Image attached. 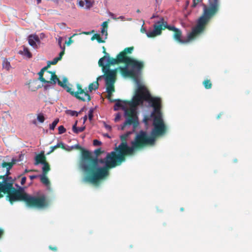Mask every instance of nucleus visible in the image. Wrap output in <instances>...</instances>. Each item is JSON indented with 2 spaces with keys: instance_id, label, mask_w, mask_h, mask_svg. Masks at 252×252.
Segmentation results:
<instances>
[{
  "instance_id": "f257e3e1",
  "label": "nucleus",
  "mask_w": 252,
  "mask_h": 252,
  "mask_svg": "<svg viewBox=\"0 0 252 252\" xmlns=\"http://www.w3.org/2000/svg\"><path fill=\"white\" fill-rule=\"evenodd\" d=\"M9 174L6 172L5 175L0 176V198L3 197L1 193H3L7 194L6 197L11 204L15 202L23 201L31 208L40 209L48 206L49 203L44 195L32 196L26 193L21 187L14 188V180L9 176Z\"/></svg>"
},
{
  "instance_id": "f03ea898",
  "label": "nucleus",
  "mask_w": 252,
  "mask_h": 252,
  "mask_svg": "<svg viewBox=\"0 0 252 252\" xmlns=\"http://www.w3.org/2000/svg\"><path fill=\"white\" fill-rule=\"evenodd\" d=\"M75 147L81 151L79 165L86 174L85 181L97 184L100 180L108 176L109 172L107 171L106 165L104 167H98V158H93L90 151L83 149L79 145H76Z\"/></svg>"
},
{
  "instance_id": "7ed1b4c3",
  "label": "nucleus",
  "mask_w": 252,
  "mask_h": 252,
  "mask_svg": "<svg viewBox=\"0 0 252 252\" xmlns=\"http://www.w3.org/2000/svg\"><path fill=\"white\" fill-rule=\"evenodd\" d=\"M150 93L149 91L144 86L139 85L135 91V94L131 100L124 101L123 103L128 104L130 108H126L123 104V102L118 100L114 106L115 111L121 108L125 111L124 116L126 121L122 126L121 129L124 130L127 125H132L134 128H136L139 125L138 118L137 115L136 107L143 103L145 100L143 98V94Z\"/></svg>"
},
{
  "instance_id": "20e7f679",
  "label": "nucleus",
  "mask_w": 252,
  "mask_h": 252,
  "mask_svg": "<svg viewBox=\"0 0 252 252\" xmlns=\"http://www.w3.org/2000/svg\"><path fill=\"white\" fill-rule=\"evenodd\" d=\"M130 134L127 132L120 136L121 144L115 148V151L108 153L105 158L101 159V163H105L107 171L109 169L120 165L122 162L125 161L126 157L130 156L131 145L129 146L126 139Z\"/></svg>"
},
{
  "instance_id": "39448f33",
  "label": "nucleus",
  "mask_w": 252,
  "mask_h": 252,
  "mask_svg": "<svg viewBox=\"0 0 252 252\" xmlns=\"http://www.w3.org/2000/svg\"><path fill=\"white\" fill-rule=\"evenodd\" d=\"M143 94V98L151 104L154 109L151 115L153 118L154 126L151 134L156 139L157 137L164 135L167 131V126L164 124L161 111V100L159 97H152L150 93L147 92Z\"/></svg>"
},
{
  "instance_id": "423d86ee",
  "label": "nucleus",
  "mask_w": 252,
  "mask_h": 252,
  "mask_svg": "<svg viewBox=\"0 0 252 252\" xmlns=\"http://www.w3.org/2000/svg\"><path fill=\"white\" fill-rule=\"evenodd\" d=\"M213 17L210 15L206 11H203L201 16L198 19L196 26L189 33L187 39H182V32L181 30L177 28L173 32L174 39L181 44H187L190 40L194 39L198 35L201 33L205 29L207 25L210 22Z\"/></svg>"
},
{
  "instance_id": "0eeeda50",
  "label": "nucleus",
  "mask_w": 252,
  "mask_h": 252,
  "mask_svg": "<svg viewBox=\"0 0 252 252\" xmlns=\"http://www.w3.org/2000/svg\"><path fill=\"white\" fill-rule=\"evenodd\" d=\"M44 71L42 70L40 71L38 73L39 75V79L42 83H48L52 85H55L57 83H58V85L61 87H63L64 89L67 92L69 93L71 95L79 99L81 101H85V99L83 98V97H81L79 94H84L85 95L88 96V100H90V97L89 95L87 93L84 92V90L82 89V86L80 84H77V91L76 92H74L72 90V89L70 88L69 86H67L66 83L67 82V79L66 78H64L63 79V81H61L57 76L56 75L55 72L47 71L46 72V74H47L49 76H50V80H47L45 79V78L43 77Z\"/></svg>"
},
{
  "instance_id": "6e6552de",
  "label": "nucleus",
  "mask_w": 252,
  "mask_h": 252,
  "mask_svg": "<svg viewBox=\"0 0 252 252\" xmlns=\"http://www.w3.org/2000/svg\"><path fill=\"white\" fill-rule=\"evenodd\" d=\"M126 54L125 58V66L119 67L121 74L123 77H130L135 81L138 80L144 67L143 61L137 60L129 57Z\"/></svg>"
},
{
  "instance_id": "1a4fd4ad",
  "label": "nucleus",
  "mask_w": 252,
  "mask_h": 252,
  "mask_svg": "<svg viewBox=\"0 0 252 252\" xmlns=\"http://www.w3.org/2000/svg\"><path fill=\"white\" fill-rule=\"evenodd\" d=\"M156 140L151 134L149 135L147 131L140 130L136 133L134 139L131 141L130 156H133L138 152L149 145H154Z\"/></svg>"
},
{
  "instance_id": "9d476101",
  "label": "nucleus",
  "mask_w": 252,
  "mask_h": 252,
  "mask_svg": "<svg viewBox=\"0 0 252 252\" xmlns=\"http://www.w3.org/2000/svg\"><path fill=\"white\" fill-rule=\"evenodd\" d=\"M133 50L134 47L133 46L126 48L117 56L116 59L111 58L108 56L107 57V62L106 65L104 64L103 62L104 59L106 58V56H104L99 60L98 62V65L99 66L102 67V70L104 71V69L110 68L111 65L124 63L126 54H131Z\"/></svg>"
},
{
  "instance_id": "9b49d317",
  "label": "nucleus",
  "mask_w": 252,
  "mask_h": 252,
  "mask_svg": "<svg viewBox=\"0 0 252 252\" xmlns=\"http://www.w3.org/2000/svg\"><path fill=\"white\" fill-rule=\"evenodd\" d=\"M165 29L174 32L177 28L174 26L168 25L167 22L164 21V19L161 18L154 25V30L149 32L147 33V36L150 38L154 37L157 35H160L161 33L162 30H165Z\"/></svg>"
},
{
  "instance_id": "f8f14e48",
  "label": "nucleus",
  "mask_w": 252,
  "mask_h": 252,
  "mask_svg": "<svg viewBox=\"0 0 252 252\" xmlns=\"http://www.w3.org/2000/svg\"><path fill=\"white\" fill-rule=\"evenodd\" d=\"M219 9L220 3L219 0H213V1L209 2L208 5H203V11H206L208 14L214 17L218 13Z\"/></svg>"
},
{
  "instance_id": "ddd939ff",
  "label": "nucleus",
  "mask_w": 252,
  "mask_h": 252,
  "mask_svg": "<svg viewBox=\"0 0 252 252\" xmlns=\"http://www.w3.org/2000/svg\"><path fill=\"white\" fill-rule=\"evenodd\" d=\"M118 69H119V67L114 69L106 68L102 71L104 73V77L106 82H115Z\"/></svg>"
},
{
  "instance_id": "4468645a",
  "label": "nucleus",
  "mask_w": 252,
  "mask_h": 252,
  "mask_svg": "<svg viewBox=\"0 0 252 252\" xmlns=\"http://www.w3.org/2000/svg\"><path fill=\"white\" fill-rule=\"evenodd\" d=\"M101 77V76H99L97 78V80L91 83L88 86V90H87V88L85 89H82L84 90V91L85 93H87L88 95H89L90 97V100H88V96L85 95L84 94H80L79 95L81 97H83L85 100L84 101H90L91 100V97L90 95L89 94L88 92H92L93 90H96L98 88L99 83L98 82V80Z\"/></svg>"
},
{
  "instance_id": "2eb2a0df",
  "label": "nucleus",
  "mask_w": 252,
  "mask_h": 252,
  "mask_svg": "<svg viewBox=\"0 0 252 252\" xmlns=\"http://www.w3.org/2000/svg\"><path fill=\"white\" fill-rule=\"evenodd\" d=\"M28 42L29 44L34 48L37 47V44H39L40 40L38 35L36 34H31L28 36Z\"/></svg>"
},
{
  "instance_id": "dca6fc26",
  "label": "nucleus",
  "mask_w": 252,
  "mask_h": 252,
  "mask_svg": "<svg viewBox=\"0 0 252 252\" xmlns=\"http://www.w3.org/2000/svg\"><path fill=\"white\" fill-rule=\"evenodd\" d=\"M46 158L44 155V153H41L35 156L34 164L37 165L39 164H42L45 163L46 162Z\"/></svg>"
},
{
  "instance_id": "f3484780",
  "label": "nucleus",
  "mask_w": 252,
  "mask_h": 252,
  "mask_svg": "<svg viewBox=\"0 0 252 252\" xmlns=\"http://www.w3.org/2000/svg\"><path fill=\"white\" fill-rule=\"evenodd\" d=\"M16 159L13 158L11 162H3L1 164V166L3 168H6L7 173H9L10 169L12 167L13 165L16 163Z\"/></svg>"
},
{
  "instance_id": "a211bd4d",
  "label": "nucleus",
  "mask_w": 252,
  "mask_h": 252,
  "mask_svg": "<svg viewBox=\"0 0 252 252\" xmlns=\"http://www.w3.org/2000/svg\"><path fill=\"white\" fill-rule=\"evenodd\" d=\"M114 83L115 82H106L107 93L113 94L115 92Z\"/></svg>"
},
{
  "instance_id": "6ab92c4d",
  "label": "nucleus",
  "mask_w": 252,
  "mask_h": 252,
  "mask_svg": "<svg viewBox=\"0 0 252 252\" xmlns=\"http://www.w3.org/2000/svg\"><path fill=\"white\" fill-rule=\"evenodd\" d=\"M19 54L26 56L29 58H31L32 56L28 48L24 46H23V51H20Z\"/></svg>"
},
{
  "instance_id": "aec40b11",
  "label": "nucleus",
  "mask_w": 252,
  "mask_h": 252,
  "mask_svg": "<svg viewBox=\"0 0 252 252\" xmlns=\"http://www.w3.org/2000/svg\"><path fill=\"white\" fill-rule=\"evenodd\" d=\"M76 125H77V122L73 126V127H72V130L74 133L77 134V133H79V132H81L85 130V126L77 127L76 126Z\"/></svg>"
},
{
  "instance_id": "412c9836",
  "label": "nucleus",
  "mask_w": 252,
  "mask_h": 252,
  "mask_svg": "<svg viewBox=\"0 0 252 252\" xmlns=\"http://www.w3.org/2000/svg\"><path fill=\"white\" fill-rule=\"evenodd\" d=\"M61 148L63 149H65L64 144L63 142H59L56 145L51 147V150L49 152L48 154L53 152L56 149H57V148Z\"/></svg>"
},
{
  "instance_id": "4be33fe9",
  "label": "nucleus",
  "mask_w": 252,
  "mask_h": 252,
  "mask_svg": "<svg viewBox=\"0 0 252 252\" xmlns=\"http://www.w3.org/2000/svg\"><path fill=\"white\" fill-rule=\"evenodd\" d=\"M46 175L47 174H42L40 176V181L45 185L48 186L50 184V181Z\"/></svg>"
},
{
  "instance_id": "5701e85b",
  "label": "nucleus",
  "mask_w": 252,
  "mask_h": 252,
  "mask_svg": "<svg viewBox=\"0 0 252 252\" xmlns=\"http://www.w3.org/2000/svg\"><path fill=\"white\" fill-rule=\"evenodd\" d=\"M42 164L43 165L42 167V174H47L50 170V165L47 161Z\"/></svg>"
},
{
  "instance_id": "b1692460",
  "label": "nucleus",
  "mask_w": 252,
  "mask_h": 252,
  "mask_svg": "<svg viewBox=\"0 0 252 252\" xmlns=\"http://www.w3.org/2000/svg\"><path fill=\"white\" fill-rule=\"evenodd\" d=\"M2 67L3 68L8 70L11 68L10 62L6 59H4L2 61Z\"/></svg>"
},
{
  "instance_id": "393cba45",
  "label": "nucleus",
  "mask_w": 252,
  "mask_h": 252,
  "mask_svg": "<svg viewBox=\"0 0 252 252\" xmlns=\"http://www.w3.org/2000/svg\"><path fill=\"white\" fill-rule=\"evenodd\" d=\"M94 39H96L98 43H104L105 41L102 39L100 37V34L98 33L94 34L92 37L91 40H94Z\"/></svg>"
},
{
  "instance_id": "a878e982",
  "label": "nucleus",
  "mask_w": 252,
  "mask_h": 252,
  "mask_svg": "<svg viewBox=\"0 0 252 252\" xmlns=\"http://www.w3.org/2000/svg\"><path fill=\"white\" fill-rule=\"evenodd\" d=\"M203 85H204L205 88L206 89H210L212 87V84L211 81L209 79H205L203 82Z\"/></svg>"
},
{
  "instance_id": "bb28decb",
  "label": "nucleus",
  "mask_w": 252,
  "mask_h": 252,
  "mask_svg": "<svg viewBox=\"0 0 252 252\" xmlns=\"http://www.w3.org/2000/svg\"><path fill=\"white\" fill-rule=\"evenodd\" d=\"M59 122V119H57L55 120L53 123L50 125V129L51 130H54L57 125Z\"/></svg>"
},
{
  "instance_id": "cd10ccee",
  "label": "nucleus",
  "mask_w": 252,
  "mask_h": 252,
  "mask_svg": "<svg viewBox=\"0 0 252 252\" xmlns=\"http://www.w3.org/2000/svg\"><path fill=\"white\" fill-rule=\"evenodd\" d=\"M62 51L60 53L59 56L57 57L60 61L62 60L63 56L64 54L65 53V45H63V48H61Z\"/></svg>"
},
{
  "instance_id": "c85d7f7f",
  "label": "nucleus",
  "mask_w": 252,
  "mask_h": 252,
  "mask_svg": "<svg viewBox=\"0 0 252 252\" xmlns=\"http://www.w3.org/2000/svg\"><path fill=\"white\" fill-rule=\"evenodd\" d=\"M77 35V33L73 34L71 37L69 38L68 40L65 42V44H66L67 46L70 45L71 43L73 42V40L72 39V38Z\"/></svg>"
},
{
  "instance_id": "c756f323",
  "label": "nucleus",
  "mask_w": 252,
  "mask_h": 252,
  "mask_svg": "<svg viewBox=\"0 0 252 252\" xmlns=\"http://www.w3.org/2000/svg\"><path fill=\"white\" fill-rule=\"evenodd\" d=\"M102 151H101V148H98L96 150H94V153L95 155V157L96 158H97V157L101 154L102 153Z\"/></svg>"
},
{
  "instance_id": "7c9ffc66",
  "label": "nucleus",
  "mask_w": 252,
  "mask_h": 252,
  "mask_svg": "<svg viewBox=\"0 0 252 252\" xmlns=\"http://www.w3.org/2000/svg\"><path fill=\"white\" fill-rule=\"evenodd\" d=\"M60 60L56 57L54 58L52 61H49L47 63L50 64V65H55L56 64L58 61Z\"/></svg>"
},
{
  "instance_id": "2f4dec72",
  "label": "nucleus",
  "mask_w": 252,
  "mask_h": 252,
  "mask_svg": "<svg viewBox=\"0 0 252 252\" xmlns=\"http://www.w3.org/2000/svg\"><path fill=\"white\" fill-rule=\"evenodd\" d=\"M66 113H67V114H68L72 116H78V113L76 111L68 110L67 111Z\"/></svg>"
},
{
  "instance_id": "473e14b6",
  "label": "nucleus",
  "mask_w": 252,
  "mask_h": 252,
  "mask_svg": "<svg viewBox=\"0 0 252 252\" xmlns=\"http://www.w3.org/2000/svg\"><path fill=\"white\" fill-rule=\"evenodd\" d=\"M59 134H61L64 133L66 131L65 128L63 126H60L58 127Z\"/></svg>"
},
{
  "instance_id": "72a5a7b5",
  "label": "nucleus",
  "mask_w": 252,
  "mask_h": 252,
  "mask_svg": "<svg viewBox=\"0 0 252 252\" xmlns=\"http://www.w3.org/2000/svg\"><path fill=\"white\" fill-rule=\"evenodd\" d=\"M37 120L39 122L41 123H43L45 120L43 115L42 114H38L37 116Z\"/></svg>"
},
{
  "instance_id": "f704fd0d",
  "label": "nucleus",
  "mask_w": 252,
  "mask_h": 252,
  "mask_svg": "<svg viewBox=\"0 0 252 252\" xmlns=\"http://www.w3.org/2000/svg\"><path fill=\"white\" fill-rule=\"evenodd\" d=\"M93 113H94V110L93 109H91L88 113V117L89 119L91 121L92 120L93 117Z\"/></svg>"
},
{
  "instance_id": "c9c22d12",
  "label": "nucleus",
  "mask_w": 252,
  "mask_h": 252,
  "mask_svg": "<svg viewBox=\"0 0 252 252\" xmlns=\"http://www.w3.org/2000/svg\"><path fill=\"white\" fill-rule=\"evenodd\" d=\"M63 40V38L62 37L60 36L58 39V43L61 48H63V46L62 45V43Z\"/></svg>"
},
{
  "instance_id": "e433bc0d",
  "label": "nucleus",
  "mask_w": 252,
  "mask_h": 252,
  "mask_svg": "<svg viewBox=\"0 0 252 252\" xmlns=\"http://www.w3.org/2000/svg\"><path fill=\"white\" fill-rule=\"evenodd\" d=\"M86 7L88 8H89L91 6H92V3L90 0H85Z\"/></svg>"
},
{
  "instance_id": "4c0bfd02",
  "label": "nucleus",
  "mask_w": 252,
  "mask_h": 252,
  "mask_svg": "<svg viewBox=\"0 0 252 252\" xmlns=\"http://www.w3.org/2000/svg\"><path fill=\"white\" fill-rule=\"evenodd\" d=\"M93 144L94 146H99L101 144V142L97 139H95L93 141Z\"/></svg>"
},
{
  "instance_id": "58836bf2",
  "label": "nucleus",
  "mask_w": 252,
  "mask_h": 252,
  "mask_svg": "<svg viewBox=\"0 0 252 252\" xmlns=\"http://www.w3.org/2000/svg\"><path fill=\"white\" fill-rule=\"evenodd\" d=\"M199 0H193V3L191 5V7L194 8L196 6L198 3L199 2Z\"/></svg>"
},
{
  "instance_id": "ea45409f",
  "label": "nucleus",
  "mask_w": 252,
  "mask_h": 252,
  "mask_svg": "<svg viewBox=\"0 0 252 252\" xmlns=\"http://www.w3.org/2000/svg\"><path fill=\"white\" fill-rule=\"evenodd\" d=\"M102 28L107 29L108 28V22L105 21L102 24Z\"/></svg>"
},
{
  "instance_id": "a19ab883",
  "label": "nucleus",
  "mask_w": 252,
  "mask_h": 252,
  "mask_svg": "<svg viewBox=\"0 0 252 252\" xmlns=\"http://www.w3.org/2000/svg\"><path fill=\"white\" fill-rule=\"evenodd\" d=\"M26 180H27V178L26 177H23L22 178H21V184L22 185H23L25 184L26 182Z\"/></svg>"
},
{
  "instance_id": "79ce46f5",
  "label": "nucleus",
  "mask_w": 252,
  "mask_h": 252,
  "mask_svg": "<svg viewBox=\"0 0 252 252\" xmlns=\"http://www.w3.org/2000/svg\"><path fill=\"white\" fill-rule=\"evenodd\" d=\"M121 115L120 114H117L115 118V121L118 122L121 119Z\"/></svg>"
},
{
  "instance_id": "37998d69",
  "label": "nucleus",
  "mask_w": 252,
  "mask_h": 252,
  "mask_svg": "<svg viewBox=\"0 0 252 252\" xmlns=\"http://www.w3.org/2000/svg\"><path fill=\"white\" fill-rule=\"evenodd\" d=\"M111 16H112V18L113 19H115V20H116V19H121V20H123L125 18L123 16H121L119 17H118V18H116V17H114V14H111Z\"/></svg>"
},
{
  "instance_id": "c03bdc74",
  "label": "nucleus",
  "mask_w": 252,
  "mask_h": 252,
  "mask_svg": "<svg viewBox=\"0 0 252 252\" xmlns=\"http://www.w3.org/2000/svg\"><path fill=\"white\" fill-rule=\"evenodd\" d=\"M78 4L80 7H83L84 6V2L82 0H78Z\"/></svg>"
},
{
  "instance_id": "a18cd8bd",
  "label": "nucleus",
  "mask_w": 252,
  "mask_h": 252,
  "mask_svg": "<svg viewBox=\"0 0 252 252\" xmlns=\"http://www.w3.org/2000/svg\"><path fill=\"white\" fill-rule=\"evenodd\" d=\"M50 67V64H49V63H47V65L46 66H45V67H44L43 68H42L41 69V70H42L43 71L45 72V70H47L49 67Z\"/></svg>"
},
{
  "instance_id": "49530a36",
  "label": "nucleus",
  "mask_w": 252,
  "mask_h": 252,
  "mask_svg": "<svg viewBox=\"0 0 252 252\" xmlns=\"http://www.w3.org/2000/svg\"><path fill=\"white\" fill-rule=\"evenodd\" d=\"M140 31L142 33H146V34L148 32H146V29L145 28H144L143 27V25L142 26L141 29H140Z\"/></svg>"
},
{
  "instance_id": "de8ad7c7",
  "label": "nucleus",
  "mask_w": 252,
  "mask_h": 252,
  "mask_svg": "<svg viewBox=\"0 0 252 252\" xmlns=\"http://www.w3.org/2000/svg\"><path fill=\"white\" fill-rule=\"evenodd\" d=\"M101 32L102 33V34H104L105 33V35H107V30L106 29L102 28Z\"/></svg>"
},
{
  "instance_id": "09e8293b",
  "label": "nucleus",
  "mask_w": 252,
  "mask_h": 252,
  "mask_svg": "<svg viewBox=\"0 0 252 252\" xmlns=\"http://www.w3.org/2000/svg\"><path fill=\"white\" fill-rule=\"evenodd\" d=\"M102 49H103V53H104L105 54V56H106V57H108V56H109V54L106 52V49L104 46L102 47Z\"/></svg>"
},
{
  "instance_id": "8fccbe9b",
  "label": "nucleus",
  "mask_w": 252,
  "mask_h": 252,
  "mask_svg": "<svg viewBox=\"0 0 252 252\" xmlns=\"http://www.w3.org/2000/svg\"><path fill=\"white\" fill-rule=\"evenodd\" d=\"M49 248L50 250H52L53 251H57V248L56 247H52L51 246H50L49 247Z\"/></svg>"
},
{
  "instance_id": "3c124183",
  "label": "nucleus",
  "mask_w": 252,
  "mask_h": 252,
  "mask_svg": "<svg viewBox=\"0 0 252 252\" xmlns=\"http://www.w3.org/2000/svg\"><path fill=\"white\" fill-rule=\"evenodd\" d=\"M112 95V94L107 93V98L108 99L110 100V101H112H112H114L115 100H111V97Z\"/></svg>"
},
{
  "instance_id": "603ef678",
  "label": "nucleus",
  "mask_w": 252,
  "mask_h": 252,
  "mask_svg": "<svg viewBox=\"0 0 252 252\" xmlns=\"http://www.w3.org/2000/svg\"><path fill=\"white\" fill-rule=\"evenodd\" d=\"M37 176L36 175H31L30 176V178L31 180H33L34 179L36 178Z\"/></svg>"
},
{
  "instance_id": "864d4df0",
  "label": "nucleus",
  "mask_w": 252,
  "mask_h": 252,
  "mask_svg": "<svg viewBox=\"0 0 252 252\" xmlns=\"http://www.w3.org/2000/svg\"><path fill=\"white\" fill-rule=\"evenodd\" d=\"M105 126L106 128L108 130H110L111 129V126H110L109 125H105Z\"/></svg>"
},
{
  "instance_id": "5fc2aeb1",
  "label": "nucleus",
  "mask_w": 252,
  "mask_h": 252,
  "mask_svg": "<svg viewBox=\"0 0 252 252\" xmlns=\"http://www.w3.org/2000/svg\"><path fill=\"white\" fill-rule=\"evenodd\" d=\"M34 171H35L34 170H28V169H26L25 170L24 173H28L29 172Z\"/></svg>"
},
{
  "instance_id": "6e6d98bb",
  "label": "nucleus",
  "mask_w": 252,
  "mask_h": 252,
  "mask_svg": "<svg viewBox=\"0 0 252 252\" xmlns=\"http://www.w3.org/2000/svg\"><path fill=\"white\" fill-rule=\"evenodd\" d=\"M46 78H45L47 80H50V76H49L46 73L45 74Z\"/></svg>"
},
{
  "instance_id": "4d7b16f0",
  "label": "nucleus",
  "mask_w": 252,
  "mask_h": 252,
  "mask_svg": "<svg viewBox=\"0 0 252 252\" xmlns=\"http://www.w3.org/2000/svg\"><path fill=\"white\" fill-rule=\"evenodd\" d=\"M3 230L0 228V237L3 235Z\"/></svg>"
},
{
  "instance_id": "13d9d810",
  "label": "nucleus",
  "mask_w": 252,
  "mask_h": 252,
  "mask_svg": "<svg viewBox=\"0 0 252 252\" xmlns=\"http://www.w3.org/2000/svg\"><path fill=\"white\" fill-rule=\"evenodd\" d=\"M83 119H84V122H85L87 120V116L86 115H85L84 118H83Z\"/></svg>"
},
{
  "instance_id": "bf43d9fd",
  "label": "nucleus",
  "mask_w": 252,
  "mask_h": 252,
  "mask_svg": "<svg viewBox=\"0 0 252 252\" xmlns=\"http://www.w3.org/2000/svg\"><path fill=\"white\" fill-rule=\"evenodd\" d=\"M90 32H83L82 33L84 34H86V35H88L90 34Z\"/></svg>"
},
{
  "instance_id": "052dcab7",
  "label": "nucleus",
  "mask_w": 252,
  "mask_h": 252,
  "mask_svg": "<svg viewBox=\"0 0 252 252\" xmlns=\"http://www.w3.org/2000/svg\"><path fill=\"white\" fill-rule=\"evenodd\" d=\"M37 4H39L41 2V0H37Z\"/></svg>"
},
{
  "instance_id": "680f3d73",
  "label": "nucleus",
  "mask_w": 252,
  "mask_h": 252,
  "mask_svg": "<svg viewBox=\"0 0 252 252\" xmlns=\"http://www.w3.org/2000/svg\"><path fill=\"white\" fill-rule=\"evenodd\" d=\"M136 12H137V13H139V12H140V10H139V9H137V11H136Z\"/></svg>"
},
{
  "instance_id": "e2e57ef3",
  "label": "nucleus",
  "mask_w": 252,
  "mask_h": 252,
  "mask_svg": "<svg viewBox=\"0 0 252 252\" xmlns=\"http://www.w3.org/2000/svg\"><path fill=\"white\" fill-rule=\"evenodd\" d=\"M180 210L181 211H184V208H181Z\"/></svg>"
},
{
  "instance_id": "0e129e2a",
  "label": "nucleus",
  "mask_w": 252,
  "mask_h": 252,
  "mask_svg": "<svg viewBox=\"0 0 252 252\" xmlns=\"http://www.w3.org/2000/svg\"><path fill=\"white\" fill-rule=\"evenodd\" d=\"M155 17V16L154 15L152 16V17H151V19H153Z\"/></svg>"
},
{
  "instance_id": "69168bd1",
  "label": "nucleus",
  "mask_w": 252,
  "mask_h": 252,
  "mask_svg": "<svg viewBox=\"0 0 252 252\" xmlns=\"http://www.w3.org/2000/svg\"><path fill=\"white\" fill-rule=\"evenodd\" d=\"M220 115H219L218 116V117H217V118H218V119H219V118H220Z\"/></svg>"
},
{
  "instance_id": "338daca9",
  "label": "nucleus",
  "mask_w": 252,
  "mask_h": 252,
  "mask_svg": "<svg viewBox=\"0 0 252 252\" xmlns=\"http://www.w3.org/2000/svg\"><path fill=\"white\" fill-rule=\"evenodd\" d=\"M33 124H36V121H34L33 122Z\"/></svg>"
},
{
  "instance_id": "774afa93",
  "label": "nucleus",
  "mask_w": 252,
  "mask_h": 252,
  "mask_svg": "<svg viewBox=\"0 0 252 252\" xmlns=\"http://www.w3.org/2000/svg\"><path fill=\"white\" fill-rule=\"evenodd\" d=\"M144 121L147 123V122L148 120L145 119L144 120Z\"/></svg>"
}]
</instances>
